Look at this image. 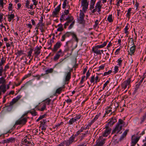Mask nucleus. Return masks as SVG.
I'll list each match as a JSON object with an SVG mask.
<instances>
[{
    "mask_svg": "<svg viewBox=\"0 0 146 146\" xmlns=\"http://www.w3.org/2000/svg\"><path fill=\"white\" fill-rule=\"evenodd\" d=\"M72 32H66L64 35L66 38L69 37L71 35Z\"/></svg>",
    "mask_w": 146,
    "mask_h": 146,
    "instance_id": "09e8293b",
    "label": "nucleus"
},
{
    "mask_svg": "<svg viewBox=\"0 0 146 146\" xmlns=\"http://www.w3.org/2000/svg\"><path fill=\"white\" fill-rule=\"evenodd\" d=\"M112 72V70H109L108 72H104L103 76H106L108 75H109L110 74H111Z\"/></svg>",
    "mask_w": 146,
    "mask_h": 146,
    "instance_id": "864d4df0",
    "label": "nucleus"
},
{
    "mask_svg": "<svg viewBox=\"0 0 146 146\" xmlns=\"http://www.w3.org/2000/svg\"><path fill=\"white\" fill-rule=\"evenodd\" d=\"M15 138L14 137H11L6 139L4 140V143H9L10 142H14L15 140Z\"/></svg>",
    "mask_w": 146,
    "mask_h": 146,
    "instance_id": "393cba45",
    "label": "nucleus"
},
{
    "mask_svg": "<svg viewBox=\"0 0 146 146\" xmlns=\"http://www.w3.org/2000/svg\"><path fill=\"white\" fill-rule=\"evenodd\" d=\"M68 4V2L67 0H64L62 4V8L65 9L67 5V4Z\"/></svg>",
    "mask_w": 146,
    "mask_h": 146,
    "instance_id": "a19ab883",
    "label": "nucleus"
},
{
    "mask_svg": "<svg viewBox=\"0 0 146 146\" xmlns=\"http://www.w3.org/2000/svg\"><path fill=\"white\" fill-rule=\"evenodd\" d=\"M58 27L57 29V31H62L63 30L62 25L60 24L58 25Z\"/></svg>",
    "mask_w": 146,
    "mask_h": 146,
    "instance_id": "37998d69",
    "label": "nucleus"
},
{
    "mask_svg": "<svg viewBox=\"0 0 146 146\" xmlns=\"http://www.w3.org/2000/svg\"><path fill=\"white\" fill-rule=\"evenodd\" d=\"M13 8V4L11 3H10L9 4L8 9L9 11L12 10V9Z\"/></svg>",
    "mask_w": 146,
    "mask_h": 146,
    "instance_id": "338daca9",
    "label": "nucleus"
},
{
    "mask_svg": "<svg viewBox=\"0 0 146 146\" xmlns=\"http://www.w3.org/2000/svg\"><path fill=\"white\" fill-rule=\"evenodd\" d=\"M6 58L4 57H3L0 61V66H3V64L6 62Z\"/></svg>",
    "mask_w": 146,
    "mask_h": 146,
    "instance_id": "c756f323",
    "label": "nucleus"
},
{
    "mask_svg": "<svg viewBox=\"0 0 146 146\" xmlns=\"http://www.w3.org/2000/svg\"><path fill=\"white\" fill-rule=\"evenodd\" d=\"M30 113L33 116H36L37 115V113L35 110H32L30 111Z\"/></svg>",
    "mask_w": 146,
    "mask_h": 146,
    "instance_id": "0e129e2a",
    "label": "nucleus"
},
{
    "mask_svg": "<svg viewBox=\"0 0 146 146\" xmlns=\"http://www.w3.org/2000/svg\"><path fill=\"white\" fill-rule=\"evenodd\" d=\"M31 75V73H29L27 74H26L25 75L24 77L22 78V80H24L26 79L27 78L30 77Z\"/></svg>",
    "mask_w": 146,
    "mask_h": 146,
    "instance_id": "4d7b16f0",
    "label": "nucleus"
},
{
    "mask_svg": "<svg viewBox=\"0 0 146 146\" xmlns=\"http://www.w3.org/2000/svg\"><path fill=\"white\" fill-rule=\"evenodd\" d=\"M42 48V46H37L34 50V54L36 55V57L38 56L40 53V50Z\"/></svg>",
    "mask_w": 146,
    "mask_h": 146,
    "instance_id": "f3484780",
    "label": "nucleus"
},
{
    "mask_svg": "<svg viewBox=\"0 0 146 146\" xmlns=\"http://www.w3.org/2000/svg\"><path fill=\"white\" fill-rule=\"evenodd\" d=\"M4 73V71L3 70V66H0V76H2L3 75V73Z\"/></svg>",
    "mask_w": 146,
    "mask_h": 146,
    "instance_id": "6e6d98bb",
    "label": "nucleus"
},
{
    "mask_svg": "<svg viewBox=\"0 0 146 146\" xmlns=\"http://www.w3.org/2000/svg\"><path fill=\"white\" fill-rule=\"evenodd\" d=\"M126 126L127 125H125V122L122 119H119L115 128L112 131V133H119L121 134L122 132L120 133L119 132L122 129V127H126Z\"/></svg>",
    "mask_w": 146,
    "mask_h": 146,
    "instance_id": "f03ea898",
    "label": "nucleus"
},
{
    "mask_svg": "<svg viewBox=\"0 0 146 146\" xmlns=\"http://www.w3.org/2000/svg\"><path fill=\"white\" fill-rule=\"evenodd\" d=\"M128 46L130 45V46L132 45H135L134 44V41L133 37L130 38V36H129V38L128 39Z\"/></svg>",
    "mask_w": 146,
    "mask_h": 146,
    "instance_id": "b1692460",
    "label": "nucleus"
},
{
    "mask_svg": "<svg viewBox=\"0 0 146 146\" xmlns=\"http://www.w3.org/2000/svg\"><path fill=\"white\" fill-rule=\"evenodd\" d=\"M96 146H102L104 144L105 140L102 136H100L96 141Z\"/></svg>",
    "mask_w": 146,
    "mask_h": 146,
    "instance_id": "1a4fd4ad",
    "label": "nucleus"
},
{
    "mask_svg": "<svg viewBox=\"0 0 146 146\" xmlns=\"http://www.w3.org/2000/svg\"><path fill=\"white\" fill-rule=\"evenodd\" d=\"M101 1H99L96 4L95 8L91 11L92 13H94L95 12L97 11L99 13L101 11V9L102 7V5H101Z\"/></svg>",
    "mask_w": 146,
    "mask_h": 146,
    "instance_id": "39448f33",
    "label": "nucleus"
},
{
    "mask_svg": "<svg viewBox=\"0 0 146 146\" xmlns=\"http://www.w3.org/2000/svg\"><path fill=\"white\" fill-rule=\"evenodd\" d=\"M9 68V66L8 64H7L3 68V70L4 71V73H5L7 69Z\"/></svg>",
    "mask_w": 146,
    "mask_h": 146,
    "instance_id": "bf43d9fd",
    "label": "nucleus"
},
{
    "mask_svg": "<svg viewBox=\"0 0 146 146\" xmlns=\"http://www.w3.org/2000/svg\"><path fill=\"white\" fill-rule=\"evenodd\" d=\"M53 68H50L46 70L45 71L46 74H48L50 73H51L53 72Z\"/></svg>",
    "mask_w": 146,
    "mask_h": 146,
    "instance_id": "a18cd8bd",
    "label": "nucleus"
},
{
    "mask_svg": "<svg viewBox=\"0 0 146 146\" xmlns=\"http://www.w3.org/2000/svg\"><path fill=\"white\" fill-rule=\"evenodd\" d=\"M8 19L9 22H11V20L13 19L15 17V15L13 14H11L10 15H8Z\"/></svg>",
    "mask_w": 146,
    "mask_h": 146,
    "instance_id": "473e14b6",
    "label": "nucleus"
},
{
    "mask_svg": "<svg viewBox=\"0 0 146 146\" xmlns=\"http://www.w3.org/2000/svg\"><path fill=\"white\" fill-rule=\"evenodd\" d=\"M29 141L27 140V138L25 137L24 138L23 140V144H24L25 146V144L27 143Z\"/></svg>",
    "mask_w": 146,
    "mask_h": 146,
    "instance_id": "69168bd1",
    "label": "nucleus"
},
{
    "mask_svg": "<svg viewBox=\"0 0 146 146\" xmlns=\"http://www.w3.org/2000/svg\"><path fill=\"white\" fill-rule=\"evenodd\" d=\"M140 86V85H139V84H136L135 85V86L134 88V92L135 93H136L137 92L138 89L139 88Z\"/></svg>",
    "mask_w": 146,
    "mask_h": 146,
    "instance_id": "052dcab7",
    "label": "nucleus"
},
{
    "mask_svg": "<svg viewBox=\"0 0 146 146\" xmlns=\"http://www.w3.org/2000/svg\"><path fill=\"white\" fill-rule=\"evenodd\" d=\"M65 76V82H67L66 84H68V82L71 78V72L70 70L64 72Z\"/></svg>",
    "mask_w": 146,
    "mask_h": 146,
    "instance_id": "6e6552de",
    "label": "nucleus"
},
{
    "mask_svg": "<svg viewBox=\"0 0 146 146\" xmlns=\"http://www.w3.org/2000/svg\"><path fill=\"white\" fill-rule=\"evenodd\" d=\"M89 134L88 130L86 131L84 133H81L79 137L80 139L79 141H82L83 139H84L85 137H86Z\"/></svg>",
    "mask_w": 146,
    "mask_h": 146,
    "instance_id": "dca6fc26",
    "label": "nucleus"
},
{
    "mask_svg": "<svg viewBox=\"0 0 146 146\" xmlns=\"http://www.w3.org/2000/svg\"><path fill=\"white\" fill-rule=\"evenodd\" d=\"M98 48L95 46L92 48V50L94 53L101 55L102 53L100 52V50H98Z\"/></svg>",
    "mask_w": 146,
    "mask_h": 146,
    "instance_id": "6ab92c4d",
    "label": "nucleus"
},
{
    "mask_svg": "<svg viewBox=\"0 0 146 146\" xmlns=\"http://www.w3.org/2000/svg\"><path fill=\"white\" fill-rule=\"evenodd\" d=\"M46 104L45 103H41L36 106V109L40 111H43L46 109Z\"/></svg>",
    "mask_w": 146,
    "mask_h": 146,
    "instance_id": "0eeeda50",
    "label": "nucleus"
},
{
    "mask_svg": "<svg viewBox=\"0 0 146 146\" xmlns=\"http://www.w3.org/2000/svg\"><path fill=\"white\" fill-rule=\"evenodd\" d=\"M107 44V43L106 42H104L101 45H97L96 46L98 48H101L105 47L106 45Z\"/></svg>",
    "mask_w": 146,
    "mask_h": 146,
    "instance_id": "f704fd0d",
    "label": "nucleus"
},
{
    "mask_svg": "<svg viewBox=\"0 0 146 146\" xmlns=\"http://www.w3.org/2000/svg\"><path fill=\"white\" fill-rule=\"evenodd\" d=\"M112 105H113L114 107L113 111H116V109L119 107V105L117 102H115V103H113Z\"/></svg>",
    "mask_w": 146,
    "mask_h": 146,
    "instance_id": "79ce46f5",
    "label": "nucleus"
},
{
    "mask_svg": "<svg viewBox=\"0 0 146 146\" xmlns=\"http://www.w3.org/2000/svg\"><path fill=\"white\" fill-rule=\"evenodd\" d=\"M33 51V49L32 48H30L29 51L27 52V57H29V58H30L32 56V53Z\"/></svg>",
    "mask_w": 146,
    "mask_h": 146,
    "instance_id": "4c0bfd02",
    "label": "nucleus"
},
{
    "mask_svg": "<svg viewBox=\"0 0 146 146\" xmlns=\"http://www.w3.org/2000/svg\"><path fill=\"white\" fill-rule=\"evenodd\" d=\"M28 117H21L15 122L14 125V128H15L16 126L17 125H24L25 124L27 121Z\"/></svg>",
    "mask_w": 146,
    "mask_h": 146,
    "instance_id": "20e7f679",
    "label": "nucleus"
},
{
    "mask_svg": "<svg viewBox=\"0 0 146 146\" xmlns=\"http://www.w3.org/2000/svg\"><path fill=\"white\" fill-rule=\"evenodd\" d=\"M105 127L106 129L102 134V136L103 137H107L108 135L110 134L111 130V129L110 128H109L108 125H106Z\"/></svg>",
    "mask_w": 146,
    "mask_h": 146,
    "instance_id": "ddd939ff",
    "label": "nucleus"
},
{
    "mask_svg": "<svg viewBox=\"0 0 146 146\" xmlns=\"http://www.w3.org/2000/svg\"><path fill=\"white\" fill-rule=\"evenodd\" d=\"M109 121L108 122V125H110V126L112 125L115 122L117 121L116 117H113L109 119Z\"/></svg>",
    "mask_w": 146,
    "mask_h": 146,
    "instance_id": "412c9836",
    "label": "nucleus"
},
{
    "mask_svg": "<svg viewBox=\"0 0 146 146\" xmlns=\"http://www.w3.org/2000/svg\"><path fill=\"white\" fill-rule=\"evenodd\" d=\"M22 96L21 95L17 96L16 98H13L10 102L9 104V105L8 107H11L12 105L17 102L21 98Z\"/></svg>",
    "mask_w": 146,
    "mask_h": 146,
    "instance_id": "9b49d317",
    "label": "nucleus"
},
{
    "mask_svg": "<svg viewBox=\"0 0 146 146\" xmlns=\"http://www.w3.org/2000/svg\"><path fill=\"white\" fill-rule=\"evenodd\" d=\"M23 52L24 51L21 50H18L17 52V54H16L17 56H19L24 54Z\"/></svg>",
    "mask_w": 146,
    "mask_h": 146,
    "instance_id": "de8ad7c7",
    "label": "nucleus"
},
{
    "mask_svg": "<svg viewBox=\"0 0 146 146\" xmlns=\"http://www.w3.org/2000/svg\"><path fill=\"white\" fill-rule=\"evenodd\" d=\"M69 50V48L68 46H66V47L63 52H62L61 49H60L56 53L54 57L53 60L54 61H57L61 56H63L64 53L68 51Z\"/></svg>",
    "mask_w": 146,
    "mask_h": 146,
    "instance_id": "7ed1b4c3",
    "label": "nucleus"
},
{
    "mask_svg": "<svg viewBox=\"0 0 146 146\" xmlns=\"http://www.w3.org/2000/svg\"><path fill=\"white\" fill-rule=\"evenodd\" d=\"M64 88V87H62L59 88L57 89L56 91V93L58 94H60L62 92V91L63 89Z\"/></svg>",
    "mask_w": 146,
    "mask_h": 146,
    "instance_id": "c9c22d12",
    "label": "nucleus"
},
{
    "mask_svg": "<svg viewBox=\"0 0 146 146\" xmlns=\"http://www.w3.org/2000/svg\"><path fill=\"white\" fill-rule=\"evenodd\" d=\"M46 120L43 119L42 120L40 121V125H44L46 123Z\"/></svg>",
    "mask_w": 146,
    "mask_h": 146,
    "instance_id": "774afa93",
    "label": "nucleus"
},
{
    "mask_svg": "<svg viewBox=\"0 0 146 146\" xmlns=\"http://www.w3.org/2000/svg\"><path fill=\"white\" fill-rule=\"evenodd\" d=\"M129 25L128 23H127L124 29L125 33L126 34V35H128L129 34L128 30L129 29Z\"/></svg>",
    "mask_w": 146,
    "mask_h": 146,
    "instance_id": "7c9ffc66",
    "label": "nucleus"
},
{
    "mask_svg": "<svg viewBox=\"0 0 146 146\" xmlns=\"http://www.w3.org/2000/svg\"><path fill=\"white\" fill-rule=\"evenodd\" d=\"M72 32H66L64 35L66 38L69 37L71 35Z\"/></svg>",
    "mask_w": 146,
    "mask_h": 146,
    "instance_id": "8fccbe9b",
    "label": "nucleus"
},
{
    "mask_svg": "<svg viewBox=\"0 0 146 146\" xmlns=\"http://www.w3.org/2000/svg\"><path fill=\"white\" fill-rule=\"evenodd\" d=\"M5 82V80L4 78L3 77H1L0 78V84H3Z\"/></svg>",
    "mask_w": 146,
    "mask_h": 146,
    "instance_id": "603ef678",
    "label": "nucleus"
},
{
    "mask_svg": "<svg viewBox=\"0 0 146 146\" xmlns=\"http://www.w3.org/2000/svg\"><path fill=\"white\" fill-rule=\"evenodd\" d=\"M140 137H137L135 139H132L131 143L133 145H135L137 143L138 141H139V138Z\"/></svg>",
    "mask_w": 146,
    "mask_h": 146,
    "instance_id": "c85d7f7f",
    "label": "nucleus"
},
{
    "mask_svg": "<svg viewBox=\"0 0 146 146\" xmlns=\"http://www.w3.org/2000/svg\"><path fill=\"white\" fill-rule=\"evenodd\" d=\"M107 20L110 23H111L113 21L112 19V14L109 15L107 18Z\"/></svg>",
    "mask_w": 146,
    "mask_h": 146,
    "instance_id": "58836bf2",
    "label": "nucleus"
},
{
    "mask_svg": "<svg viewBox=\"0 0 146 146\" xmlns=\"http://www.w3.org/2000/svg\"><path fill=\"white\" fill-rule=\"evenodd\" d=\"M88 2H81V6H83L82 10L85 12L88 9Z\"/></svg>",
    "mask_w": 146,
    "mask_h": 146,
    "instance_id": "a211bd4d",
    "label": "nucleus"
},
{
    "mask_svg": "<svg viewBox=\"0 0 146 146\" xmlns=\"http://www.w3.org/2000/svg\"><path fill=\"white\" fill-rule=\"evenodd\" d=\"M59 12H58L57 11H55V10L54 9V11L52 12V16L53 17H57V15L58 14Z\"/></svg>",
    "mask_w": 146,
    "mask_h": 146,
    "instance_id": "c03bdc74",
    "label": "nucleus"
},
{
    "mask_svg": "<svg viewBox=\"0 0 146 146\" xmlns=\"http://www.w3.org/2000/svg\"><path fill=\"white\" fill-rule=\"evenodd\" d=\"M113 105H111L110 107H107L106 108V112L107 114L110 113L111 114L112 113V109H113Z\"/></svg>",
    "mask_w": 146,
    "mask_h": 146,
    "instance_id": "4be33fe9",
    "label": "nucleus"
},
{
    "mask_svg": "<svg viewBox=\"0 0 146 146\" xmlns=\"http://www.w3.org/2000/svg\"><path fill=\"white\" fill-rule=\"evenodd\" d=\"M99 22L100 21L97 19L95 21V24L93 26L94 29H96L98 27Z\"/></svg>",
    "mask_w": 146,
    "mask_h": 146,
    "instance_id": "49530a36",
    "label": "nucleus"
},
{
    "mask_svg": "<svg viewBox=\"0 0 146 146\" xmlns=\"http://www.w3.org/2000/svg\"><path fill=\"white\" fill-rule=\"evenodd\" d=\"M110 80H107L106 82L104 84L103 87L102 88V90L104 89L106 87V86L109 83Z\"/></svg>",
    "mask_w": 146,
    "mask_h": 146,
    "instance_id": "e2e57ef3",
    "label": "nucleus"
},
{
    "mask_svg": "<svg viewBox=\"0 0 146 146\" xmlns=\"http://www.w3.org/2000/svg\"><path fill=\"white\" fill-rule=\"evenodd\" d=\"M30 4V1L29 0H27L25 3V6L27 9H29Z\"/></svg>",
    "mask_w": 146,
    "mask_h": 146,
    "instance_id": "13d9d810",
    "label": "nucleus"
},
{
    "mask_svg": "<svg viewBox=\"0 0 146 146\" xmlns=\"http://www.w3.org/2000/svg\"><path fill=\"white\" fill-rule=\"evenodd\" d=\"M80 133L78 130L76 133L75 135L73 134L69 138V139L72 143L73 142H75V141H77V140H76L75 141V137H77L79 135H80Z\"/></svg>",
    "mask_w": 146,
    "mask_h": 146,
    "instance_id": "f8f14e48",
    "label": "nucleus"
},
{
    "mask_svg": "<svg viewBox=\"0 0 146 146\" xmlns=\"http://www.w3.org/2000/svg\"><path fill=\"white\" fill-rule=\"evenodd\" d=\"M145 120H146V111L143 114L142 117L141 118L140 123H141L143 122Z\"/></svg>",
    "mask_w": 146,
    "mask_h": 146,
    "instance_id": "e433bc0d",
    "label": "nucleus"
},
{
    "mask_svg": "<svg viewBox=\"0 0 146 146\" xmlns=\"http://www.w3.org/2000/svg\"><path fill=\"white\" fill-rule=\"evenodd\" d=\"M62 45V43L60 41H58L54 45V48L52 49V51L55 52H56L60 48Z\"/></svg>",
    "mask_w": 146,
    "mask_h": 146,
    "instance_id": "9d476101",
    "label": "nucleus"
},
{
    "mask_svg": "<svg viewBox=\"0 0 146 146\" xmlns=\"http://www.w3.org/2000/svg\"><path fill=\"white\" fill-rule=\"evenodd\" d=\"M0 91L2 92L3 93H5L6 91V86L5 84H2L0 86Z\"/></svg>",
    "mask_w": 146,
    "mask_h": 146,
    "instance_id": "cd10ccee",
    "label": "nucleus"
},
{
    "mask_svg": "<svg viewBox=\"0 0 146 146\" xmlns=\"http://www.w3.org/2000/svg\"><path fill=\"white\" fill-rule=\"evenodd\" d=\"M32 83L31 81H29L27 82L23 86H22L21 89L19 90V91L23 87L25 86L26 88L28 86L31 85L32 84Z\"/></svg>",
    "mask_w": 146,
    "mask_h": 146,
    "instance_id": "2f4dec72",
    "label": "nucleus"
},
{
    "mask_svg": "<svg viewBox=\"0 0 146 146\" xmlns=\"http://www.w3.org/2000/svg\"><path fill=\"white\" fill-rule=\"evenodd\" d=\"M123 10L122 9V7L121 6L117 7V16L120 17L122 15V13L123 12Z\"/></svg>",
    "mask_w": 146,
    "mask_h": 146,
    "instance_id": "aec40b11",
    "label": "nucleus"
},
{
    "mask_svg": "<svg viewBox=\"0 0 146 146\" xmlns=\"http://www.w3.org/2000/svg\"><path fill=\"white\" fill-rule=\"evenodd\" d=\"M60 20L61 21L64 22V21H67L64 25V28H66V27L71 24L69 26L68 29H70L73 27L75 23V21L71 14L69 13V11L68 9H64L63 12L61 13L60 18Z\"/></svg>",
    "mask_w": 146,
    "mask_h": 146,
    "instance_id": "f257e3e1",
    "label": "nucleus"
},
{
    "mask_svg": "<svg viewBox=\"0 0 146 146\" xmlns=\"http://www.w3.org/2000/svg\"><path fill=\"white\" fill-rule=\"evenodd\" d=\"M72 144V143L68 139L64 141H63L61 142L59 145L60 146H64L65 145L66 146H69Z\"/></svg>",
    "mask_w": 146,
    "mask_h": 146,
    "instance_id": "2eb2a0df",
    "label": "nucleus"
},
{
    "mask_svg": "<svg viewBox=\"0 0 146 146\" xmlns=\"http://www.w3.org/2000/svg\"><path fill=\"white\" fill-rule=\"evenodd\" d=\"M131 8H129L127 12L126 15V16L129 19L130 17V16L131 14Z\"/></svg>",
    "mask_w": 146,
    "mask_h": 146,
    "instance_id": "ea45409f",
    "label": "nucleus"
},
{
    "mask_svg": "<svg viewBox=\"0 0 146 146\" xmlns=\"http://www.w3.org/2000/svg\"><path fill=\"white\" fill-rule=\"evenodd\" d=\"M71 36L72 37V39L76 41L77 43H78L79 42V39L76 33L74 32H72Z\"/></svg>",
    "mask_w": 146,
    "mask_h": 146,
    "instance_id": "a878e982",
    "label": "nucleus"
},
{
    "mask_svg": "<svg viewBox=\"0 0 146 146\" xmlns=\"http://www.w3.org/2000/svg\"><path fill=\"white\" fill-rule=\"evenodd\" d=\"M76 121L74 118H72L70 119V120L68 121V124L70 125H72Z\"/></svg>",
    "mask_w": 146,
    "mask_h": 146,
    "instance_id": "3c124183",
    "label": "nucleus"
},
{
    "mask_svg": "<svg viewBox=\"0 0 146 146\" xmlns=\"http://www.w3.org/2000/svg\"><path fill=\"white\" fill-rule=\"evenodd\" d=\"M96 1V0H91L90 1V9L92 11V9H94V8L95 4Z\"/></svg>",
    "mask_w": 146,
    "mask_h": 146,
    "instance_id": "bb28decb",
    "label": "nucleus"
},
{
    "mask_svg": "<svg viewBox=\"0 0 146 146\" xmlns=\"http://www.w3.org/2000/svg\"><path fill=\"white\" fill-rule=\"evenodd\" d=\"M123 60V58H120L117 60L116 62L117 63V65L119 66H121L122 65V62Z\"/></svg>",
    "mask_w": 146,
    "mask_h": 146,
    "instance_id": "72a5a7b5",
    "label": "nucleus"
},
{
    "mask_svg": "<svg viewBox=\"0 0 146 146\" xmlns=\"http://www.w3.org/2000/svg\"><path fill=\"white\" fill-rule=\"evenodd\" d=\"M131 82V78H129L123 82L121 84V87L122 88L125 89L128 86V88H129L130 86V83Z\"/></svg>",
    "mask_w": 146,
    "mask_h": 146,
    "instance_id": "423d86ee",
    "label": "nucleus"
},
{
    "mask_svg": "<svg viewBox=\"0 0 146 146\" xmlns=\"http://www.w3.org/2000/svg\"><path fill=\"white\" fill-rule=\"evenodd\" d=\"M114 74L117 73L119 70V67L117 66L116 65L114 67Z\"/></svg>",
    "mask_w": 146,
    "mask_h": 146,
    "instance_id": "5fc2aeb1",
    "label": "nucleus"
},
{
    "mask_svg": "<svg viewBox=\"0 0 146 146\" xmlns=\"http://www.w3.org/2000/svg\"><path fill=\"white\" fill-rule=\"evenodd\" d=\"M136 46L135 45H133L130 48V52H129V54L131 56L134 54L135 52Z\"/></svg>",
    "mask_w": 146,
    "mask_h": 146,
    "instance_id": "5701e85b",
    "label": "nucleus"
},
{
    "mask_svg": "<svg viewBox=\"0 0 146 146\" xmlns=\"http://www.w3.org/2000/svg\"><path fill=\"white\" fill-rule=\"evenodd\" d=\"M85 17V14L84 13L82 10H80V15H79V20L80 23L82 24L84 22V17Z\"/></svg>",
    "mask_w": 146,
    "mask_h": 146,
    "instance_id": "4468645a",
    "label": "nucleus"
},
{
    "mask_svg": "<svg viewBox=\"0 0 146 146\" xmlns=\"http://www.w3.org/2000/svg\"><path fill=\"white\" fill-rule=\"evenodd\" d=\"M61 6V4L60 3L57 7L54 9V10L59 12L60 11Z\"/></svg>",
    "mask_w": 146,
    "mask_h": 146,
    "instance_id": "680f3d73",
    "label": "nucleus"
}]
</instances>
